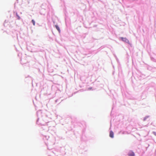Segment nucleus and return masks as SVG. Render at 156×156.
I'll list each match as a JSON object with an SVG mask.
<instances>
[{"instance_id": "obj_1", "label": "nucleus", "mask_w": 156, "mask_h": 156, "mask_svg": "<svg viewBox=\"0 0 156 156\" xmlns=\"http://www.w3.org/2000/svg\"><path fill=\"white\" fill-rule=\"evenodd\" d=\"M121 39L124 42H126L127 43H129V40L126 38L121 37Z\"/></svg>"}, {"instance_id": "obj_2", "label": "nucleus", "mask_w": 156, "mask_h": 156, "mask_svg": "<svg viewBox=\"0 0 156 156\" xmlns=\"http://www.w3.org/2000/svg\"><path fill=\"white\" fill-rule=\"evenodd\" d=\"M129 156H134L135 154L132 151H130L128 154Z\"/></svg>"}, {"instance_id": "obj_3", "label": "nucleus", "mask_w": 156, "mask_h": 156, "mask_svg": "<svg viewBox=\"0 0 156 156\" xmlns=\"http://www.w3.org/2000/svg\"><path fill=\"white\" fill-rule=\"evenodd\" d=\"M109 136L112 138L114 137V133L112 131H111L110 132Z\"/></svg>"}, {"instance_id": "obj_4", "label": "nucleus", "mask_w": 156, "mask_h": 156, "mask_svg": "<svg viewBox=\"0 0 156 156\" xmlns=\"http://www.w3.org/2000/svg\"><path fill=\"white\" fill-rule=\"evenodd\" d=\"M55 27L56 29L58 30L59 31V32H60V30L59 27L58 25H55Z\"/></svg>"}, {"instance_id": "obj_5", "label": "nucleus", "mask_w": 156, "mask_h": 156, "mask_svg": "<svg viewBox=\"0 0 156 156\" xmlns=\"http://www.w3.org/2000/svg\"><path fill=\"white\" fill-rule=\"evenodd\" d=\"M32 23H33V25H34H34H35V21H34V20H32Z\"/></svg>"}, {"instance_id": "obj_6", "label": "nucleus", "mask_w": 156, "mask_h": 156, "mask_svg": "<svg viewBox=\"0 0 156 156\" xmlns=\"http://www.w3.org/2000/svg\"><path fill=\"white\" fill-rule=\"evenodd\" d=\"M155 136H156V133L155 132H153Z\"/></svg>"}, {"instance_id": "obj_7", "label": "nucleus", "mask_w": 156, "mask_h": 156, "mask_svg": "<svg viewBox=\"0 0 156 156\" xmlns=\"http://www.w3.org/2000/svg\"><path fill=\"white\" fill-rule=\"evenodd\" d=\"M18 19H20V17L19 16H18Z\"/></svg>"}, {"instance_id": "obj_8", "label": "nucleus", "mask_w": 156, "mask_h": 156, "mask_svg": "<svg viewBox=\"0 0 156 156\" xmlns=\"http://www.w3.org/2000/svg\"><path fill=\"white\" fill-rule=\"evenodd\" d=\"M145 118H144V120H145Z\"/></svg>"}]
</instances>
